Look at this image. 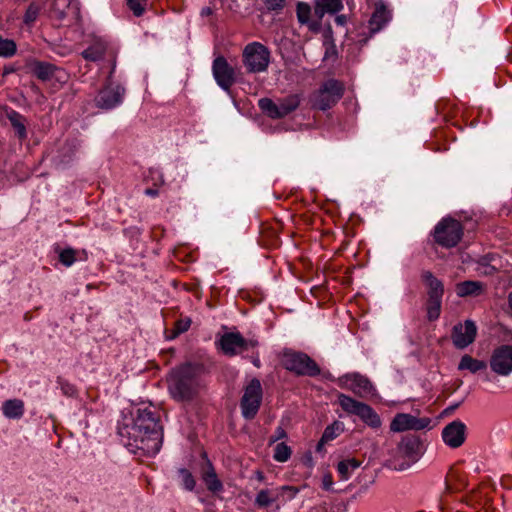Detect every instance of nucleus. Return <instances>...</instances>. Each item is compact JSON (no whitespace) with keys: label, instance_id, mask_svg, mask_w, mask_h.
<instances>
[{"label":"nucleus","instance_id":"nucleus-57","mask_svg":"<svg viewBox=\"0 0 512 512\" xmlns=\"http://www.w3.org/2000/svg\"><path fill=\"white\" fill-rule=\"evenodd\" d=\"M483 380H484V381H486V382H490V381H491V378H490L489 376H487V375H486V376L484 377V379H483Z\"/></svg>","mask_w":512,"mask_h":512},{"label":"nucleus","instance_id":"nucleus-26","mask_svg":"<svg viewBox=\"0 0 512 512\" xmlns=\"http://www.w3.org/2000/svg\"><path fill=\"white\" fill-rule=\"evenodd\" d=\"M343 8L342 0H318L314 14L321 19L325 13L335 14Z\"/></svg>","mask_w":512,"mask_h":512},{"label":"nucleus","instance_id":"nucleus-51","mask_svg":"<svg viewBox=\"0 0 512 512\" xmlns=\"http://www.w3.org/2000/svg\"><path fill=\"white\" fill-rule=\"evenodd\" d=\"M327 442H323V437L320 438L319 442L316 445V451L322 452L324 450V446Z\"/></svg>","mask_w":512,"mask_h":512},{"label":"nucleus","instance_id":"nucleus-30","mask_svg":"<svg viewBox=\"0 0 512 512\" xmlns=\"http://www.w3.org/2000/svg\"><path fill=\"white\" fill-rule=\"evenodd\" d=\"M309 512H347V504L344 502H323L312 507Z\"/></svg>","mask_w":512,"mask_h":512},{"label":"nucleus","instance_id":"nucleus-11","mask_svg":"<svg viewBox=\"0 0 512 512\" xmlns=\"http://www.w3.org/2000/svg\"><path fill=\"white\" fill-rule=\"evenodd\" d=\"M212 74L217 85L224 91H229L236 82L235 68L224 56H217L212 63Z\"/></svg>","mask_w":512,"mask_h":512},{"label":"nucleus","instance_id":"nucleus-41","mask_svg":"<svg viewBox=\"0 0 512 512\" xmlns=\"http://www.w3.org/2000/svg\"><path fill=\"white\" fill-rule=\"evenodd\" d=\"M59 261L66 267H70L76 261V251L72 248L64 249L59 254Z\"/></svg>","mask_w":512,"mask_h":512},{"label":"nucleus","instance_id":"nucleus-14","mask_svg":"<svg viewBox=\"0 0 512 512\" xmlns=\"http://www.w3.org/2000/svg\"><path fill=\"white\" fill-rule=\"evenodd\" d=\"M220 347L222 352L227 356H235L239 353L249 350L257 346V341L247 340L240 333L229 332L221 336Z\"/></svg>","mask_w":512,"mask_h":512},{"label":"nucleus","instance_id":"nucleus-56","mask_svg":"<svg viewBox=\"0 0 512 512\" xmlns=\"http://www.w3.org/2000/svg\"><path fill=\"white\" fill-rule=\"evenodd\" d=\"M508 302H509V307L512 311V291L510 292L509 296H508Z\"/></svg>","mask_w":512,"mask_h":512},{"label":"nucleus","instance_id":"nucleus-36","mask_svg":"<svg viewBox=\"0 0 512 512\" xmlns=\"http://www.w3.org/2000/svg\"><path fill=\"white\" fill-rule=\"evenodd\" d=\"M442 299H429L426 304L427 318L434 321L439 318L441 312Z\"/></svg>","mask_w":512,"mask_h":512},{"label":"nucleus","instance_id":"nucleus-50","mask_svg":"<svg viewBox=\"0 0 512 512\" xmlns=\"http://www.w3.org/2000/svg\"><path fill=\"white\" fill-rule=\"evenodd\" d=\"M145 194L151 197H155L158 195V190L154 188H147L145 190Z\"/></svg>","mask_w":512,"mask_h":512},{"label":"nucleus","instance_id":"nucleus-37","mask_svg":"<svg viewBox=\"0 0 512 512\" xmlns=\"http://www.w3.org/2000/svg\"><path fill=\"white\" fill-rule=\"evenodd\" d=\"M126 5L128 9L133 13L134 16L139 17L141 16L147 6H148V0H125Z\"/></svg>","mask_w":512,"mask_h":512},{"label":"nucleus","instance_id":"nucleus-52","mask_svg":"<svg viewBox=\"0 0 512 512\" xmlns=\"http://www.w3.org/2000/svg\"><path fill=\"white\" fill-rule=\"evenodd\" d=\"M14 71H15V69L12 66H6V67H4V70H3V76H7V75L13 73Z\"/></svg>","mask_w":512,"mask_h":512},{"label":"nucleus","instance_id":"nucleus-34","mask_svg":"<svg viewBox=\"0 0 512 512\" xmlns=\"http://www.w3.org/2000/svg\"><path fill=\"white\" fill-rule=\"evenodd\" d=\"M297 18L301 24H308L309 29H314V24L309 22L311 8L308 4L300 2L297 5Z\"/></svg>","mask_w":512,"mask_h":512},{"label":"nucleus","instance_id":"nucleus-6","mask_svg":"<svg viewBox=\"0 0 512 512\" xmlns=\"http://www.w3.org/2000/svg\"><path fill=\"white\" fill-rule=\"evenodd\" d=\"M343 94V83L335 79H329L312 95L311 103L314 108L325 111L333 107L342 98Z\"/></svg>","mask_w":512,"mask_h":512},{"label":"nucleus","instance_id":"nucleus-31","mask_svg":"<svg viewBox=\"0 0 512 512\" xmlns=\"http://www.w3.org/2000/svg\"><path fill=\"white\" fill-rule=\"evenodd\" d=\"M8 119L11 125L16 130V133L20 139H24L27 136L26 127L23 123V117L16 111H12L8 115Z\"/></svg>","mask_w":512,"mask_h":512},{"label":"nucleus","instance_id":"nucleus-19","mask_svg":"<svg viewBox=\"0 0 512 512\" xmlns=\"http://www.w3.org/2000/svg\"><path fill=\"white\" fill-rule=\"evenodd\" d=\"M466 425L460 420H454L442 430V439L450 448L460 447L466 439Z\"/></svg>","mask_w":512,"mask_h":512},{"label":"nucleus","instance_id":"nucleus-20","mask_svg":"<svg viewBox=\"0 0 512 512\" xmlns=\"http://www.w3.org/2000/svg\"><path fill=\"white\" fill-rule=\"evenodd\" d=\"M392 19V13L384 5L377 6L369 21V32L385 29Z\"/></svg>","mask_w":512,"mask_h":512},{"label":"nucleus","instance_id":"nucleus-3","mask_svg":"<svg viewBox=\"0 0 512 512\" xmlns=\"http://www.w3.org/2000/svg\"><path fill=\"white\" fill-rule=\"evenodd\" d=\"M338 403L344 412L359 417L369 427L378 429L382 425L380 416L370 405L343 393L338 394Z\"/></svg>","mask_w":512,"mask_h":512},{"label":"nucleus","instance_id":"nucleus-47","mask_svg":"<svg viewBox=\"0 0 512 512\" xmlns=\"http://www.w3.org/2000/svg\"><path fill=\"white\" fill-rule=\"evenodd\" d=\"M322 483H323V488L325 490H330L332 488V485H333L332 477L330 475H325L323 477Z\"/></svg>","mask_w":512,"mask_h":512},{"label":"nucleus","instance_id":"nucleus-5","mask_svg":"<svg viewBox=\"0 0 512 512\" xmlns=\"http://www.w3.org/2000/svg\"><path fill=\"white\" fill-rule=\"evenodd\" d=\"M300 103L301 96L299 94H290L277 101H273L270 98H261L258 101V106L268 117L280 119L295 111Z\"/></svg>","mask_w":512,"mask_h":512},{"label":"nucleus","instance_id":"nucleus-23","mask_svg":"<svg viewBox=\"0 0 512 512\" xmlns=\"http://www.w3.org/2000/svg\"><path fill=\"white\" fill-rule=\"evenodd\" d=\"M485 285L480 281H463L456 285V294L459 297L479 296L484 292Z\"/></svg>","mask_w":512,"mask_h":512},{"label":"nucleus","instance_id":"nucleus-35","mask_svg":"<svg viewBox=\"0 0 512 512\" xmlns=\"http://www.w3.org/2000/svg\"><path fill=\"white\" fill-rule=\"evenodd\" d=\"M292 450L291 448L284 442L277 443L274 448L273 458L277 462H286L291 457Z\"/></svg>","mask_w":512,"mask_h":512},{"label":"nucleus","instance_id":"nucleus-17","mask_svg":"<svg viewBox=\"0 0 512 512\" xmlns=\"http://www.w3.org/2000/svg\"><path fill=\"white\" fill-rule=\"evenodd\" d=\"M297 492L298 490L291 486L261 489L257 493L254 503L258 508H267L277 502L285 493H289V497L293 498Z\"/></svg>","mask_w":512,"mask_h":512},{"label":"nucleus","instance_id":"nucleus-9","mask_svg":"<svg viewBox=\"0 0 512 512\" xmlns=\"http://www.w3.org/2000/svg\"><path fill=\"white\" fill-rule=\"evenodd\" d=\"M285 369L300 375L315 377L320 374V368L317 363L302 352L287 353L283 359Z\"/></svg>","mask_w":512,"mask_h":512},{"label":"nucleus","instance_id":"nucleus-10","mask_svg":"<svg viewBox=\"0 0 512 512\" xmlns=\"http://www.w3.org/2000/svg\"><path fill=\"white\" fill-rule=\"evenodd\" d=\"M339 385L349 389L358 397L364 398L373 396L376 392L371 381L359 373H347L339 378Z\"/></svg>","mask_w":512,"mask_h":512},{"label":"nucleus","instance_id":"nucleus-18","mask_svg":"<svg viewBox=\"0 0 512 512\" xmlns=\"http://www.w3.org/2000/svg\"><path fill=\"white\" fill-rule=\"evenodd\" d=\"M477 327L472 320H466L453 327L452 341L455 347L464 349L475 340Z\"/></svg>","mask_w":512,"mask_h":512},{"label":"nucleus","instance_id":"nucleus-39","mask_svg":"<svg viewBox=\"0 0 512 512\" xmlns=\"http://www.w3.org/2000/svg\"><path fill=\"white\" fill-rule=\"evenodd\" d=\"M323 43L326 46L324 60L331 59L332 61H334L337 56V51H336V46L334 45V43L332 41V34H325Z\"/></svg>","mask_w":512,"mask_h":512},{"label":"nucleus","instance_id":"nucleus-4","mask_svg":"<svg viewBox=\"0 0 512 512\" xmlns=\"http://www.w3.org/2000/svg\"><path fill=\"white\" fill-rule=\"evenodd\" d=\"M462 224L453 218L446 217L437 223L433 231L435 242L444 248L455 247L463 237Z\"/></svg>","mask_w":512,"mask_h":512},{"label":"nucleus","instance_id":"nucleus-1","mask_svg":"<svg viewBox=\"0 0 512 512\" xmlns=\"http://www.w3.org/2000/svg\"><path fill=\"white\" fill-rule=\"evenodd\" d=\"M118 434L127 449L139 456H154L162 445L159 417L149 408H139L134 416L125 417L118 425Z\"/></svg>","mask_w":512,"mask_h":512},{"label":"nucleus","instance_id":"nucleus-2","mask_svg":"<svg viewBox=\"0 0 512 512\" xmlns=\"http://www.w3.org/2000/svg\"><path fill=\"white\" fill-rule=\"evenodd\" d=\"M200 373V367L190 363L173 369L168 378V391L171 397L178 402L193 400L202 387Z\"/></svg>","mask_w":512,"mask_h":512},{"label":"nucleus","instance_id":"nucleus-40","mask_svg":"<svg viewBox=\"0 0 512 512\" xmlns=\"http://www.w3.org/2000/svg\"><path fill=\"white\" fill-rule=\"evenodd\" d=\"M51 44L52 50L61 56L68 55L72 52L73 47L69 43H58L56 39L47 40Z\"/></svg>","mask_w":512,"mask_h":512},{"label":"nucleus","instance_id":"nucleus-22","mask_svg":"<svg viewBox=\"0 0 512 512\" xmlns=\"http://www.w3.org/2000/svg\"><path fill=\"white\" fill-rule=\"evenodd\" d=\"M1 410L8 419H20L25 413V404L21 399H9L3 402Z\"/></svg>","mask_w":512,"mask_h":512},{"label":"nucleus","instance_id":"nucleus-24","mask_svg":"<svg viewBox=\"0 0 512 512\" xmlns=\"http://www.w3.org/2000/svg\"><path fill=\"white\" fill-rule=\"evenodd\" d=\"M422 279L428 286L429 299H442L444 294V287L440 280H438L430 271H425L422 274Z\"/></svg>","mask_w":512,"mask_h":512},{"label":"nucleus","instance_id":"nucleus-15","mask_svg":"<svg viewBox=\"0 0 512 512\" xmlns=\"http://www.w3.org/2000/svg\"><path fill=\"white\" fill-rule=\"evenodd\" d=\"M431 420L427 417L418 418L407 413H398L390 424L393 432H403L408 430H424L429 427Z\"/></svg>","mask_w":512,"mask_h":512},{"label":"nucleus","instance_id":"nucleus-33","mask_svg":"<svg viewBox=\"0 0 512 512\" xmlns=\"http://www.w3.org/2000/svg\"><path fill=\"white\" fill-rule=\"evenodd\" d=\"M178 478L180 485L186 489L187 491H193L196 485V481L192 473L185 469L181 468L178 470Z\"/></svg>","mask_w":512,"mask_h":512},{"label":"nucleus","instance_id":"nucleus-58","mask_svg":"<svg viewBox=\"0 0 512 512\" xmlns=\"http://www.w3.org/2000/svg\"><path fill=\"white\" fill-rule=\"evenodd\" d=\"M206 512H210V509H209V508H207V509H206Z\"/></svg>","mask_w":512,"mask_h":512},{"label":"nucleus","instance_id":"nucleus-46","mask_svg":"<svg viewBox=\"0 0 512 512\" xmlns=\"http://www.w3.org/2000/svg\"><path fill=\"white\" fill-rule=\"evenodd\" d=\"M501 485L503 488L512 489V476L505 475L501 478Z\"/></svg>","mask_w":512,"mask_h":512},{"label":"nucleus","instance_id":"nucleus-29","mask_svg":"<svg viewBox=\"0 0 512 512\" xmlns=\"http://www.w3.org/2000/svg\"><path fill=\"white\" fill-rule=\"evenodd\" d=\"M106 51V45L102 41H96L85 49L81 55L87 61H98L103 58Z\"/></svg>","mask_w":512,"mask_h":512},{"label":"nucleus","instance_id":"nucleus-44","mask_svg":"<svg viewBox=\"0 0 512 512\" xmlns=\"http://www.w3.org/2000/svg\"><path fill=\"white\" fill-rule=\"evenodd\" d=\"M269 10H278L283 8L285 0H262Z\"/></svg>","mask_w":512,"mask_h":512},{"label":"nucleus","instance_id":"nucleus-8","mask_svg":"<svg viewBox=\"0 0 512 512\" xmlns=\"http://www.w3.org/2000/svg\"><path fill=\"white\" fill-rule=\"evenodd\" d=\"M270 62L268 49L260 43L248 44L243 51V63L250 73H260L267 70Z\"/></svg>","mask_w":512,"mask_h":512},{"label":"nucleus","instance_id":"nucleus-48","mask_svg":"<svg viewBox=\"0 0 512 512\" xmlns=\"http://www.w3.org/2000/svg\"><path fill=\"white\" fill-rule=\"evenodd\" d=\"M334 21L338 27H344L346 25L348 19L345 15H337V16H335Z\"/></svg>","mask_w":512,"mask_h":512},{"label":"nucleus","instance_id":"nucleus-32","mask_svg":"<svg viewBox=\"0 0 512 512\" xmlns=\"http://www.w3.org/2000/svg\"><path fill=\"white\" fill-rule=\"evenodd\" d=\"M344 431V424L340 421H334L328 425L323 434V442H329L337 438Z\"/></svg>","mask_w":512,"mask_h":512},{"label":"nucleus","instance_id":"nucleus-54","mask_svg":"<svg viewBox=\"0 0 512 512\" xmlns=\"http://www.w3.org/2000/svg\"><path fill=\"white\" fill-rule=\"evenodd\" d=\"M150 174H157V177L159 178L160 182H164L162 175L157 170H150Z\"/></svg>","mask_w":512,"mask_h":512},{"label":"nucleus","instance_id":"nucleus-55","mask_svg":"<svg viewBox=\"0 0 512 512\" xmlns=\"http://www.w3.org/2000/svg\"><path fill=\"white\" fill-rule=\"evenodd\" d=\"M409 466H410V463H408V464H401L399 466H395V469H397V470H405Z\"/></svg>","mask_w":512,"mask_h":512},{"label":"nucleus","instance_id":"nucleus-45","mask_svg":"<svg viewBox=\"0 0 512 512\" xmlns=\"http://www.w3.org/2000/svg\"><path fill=\"white\" fill-rule=\"evenodd\" d=\"M287 437V433L283 427L279 426L276 428L274 434L270 438V443L277 442L279 440L285 439Z\"/></svg>","mask_w":512,"mask_h":512},{"label":"nucleus","instance_id":"nucleus-21","mask_svg":"<svg viewBox=\"0 0 512 512\" xmlns=\"http://www.w3.org/2000/svg\"><path fill=\"white\" fill-rule=\"evenodd\" d=\"M202 480L205 483L207 489L212 493H219L223 491V484L219 480L215 469L212 464L208 461L202 471Z\"/></svg>","mask_w":512,"mask_h":512},{"label":"nucleus","instance_id":"nucleus-27","mask_svg":"<svg viewBox=\"0 0 512 512\" xmlns=\"http://www.w3.org/2000/svg\"><path fill=\"white\" fill-rule=\"evenodd\" d=\"M361 462L355 458H348L337 464V472L341 480H348L354 471L358 469Z\"/></svg>","mask_w":512,"mask_h":512},{"label":"nucleus","instance_id":"nucleus-13","mask_svg":"<svg viewBox=\"0 0 512 512\" xmlns=\"http://www.w3.org/2000/svg\"><path fill=\"white\" fill-rule=\"evenodd\" d=\"M489 366L498 376L507 377L512 374V346L501 345L494 349L489 359Z\"/></svg>","mask_w":512,"mask_h":512},{"label":"nucleus","instance_id":"nucleus-25","mask_svg":"<svg viewBox=\"0 0 512 512\" xmlns=\"http://www.w3.org/2000/svg\"><path fill=\"white\" fill-rule=\"evenodd\" d=\"M30 71L40 80L48 81L52 78L56 67L50 63L33 60L28 64Z\"/></svg>","mask_w":512,"mask_h":512},{"label":"nucleus","instance_id":"nucleus-38","mask_svg":"<svg viewBox=\"0 0 512 512\" xmlns=\"http://www.w3.org/2000/svg\"><path fill=\"white\" fill-rule=\"evenodd\" d=\"M16 44L13 40L3 39L0 36V57H11L16 53Z\"/></svg>","mask_w":512,"mask_h":512},{"label":"nucleus","instance_id":"nucleus-42","mask_svg":"<svg viewBox=\"0 0 512 512\" xmlns=\"http://www.w3.org/2000/svg\"><path fill=\"white\" fill-rule=\"evenodd\" d=\"M37 16H38V7L32 4L29 6V8L27 9V11L25 13L24 22L29 25L36 20Z\"/></svg>","mask_w":512,"mask_h":512},{"label":"nucleus","instance_id":"nucleus-43","mask_svg":"<svg viewBox=\"0 0 512 512\" xmlns=\"http://www.w3.org/2000/svg\"><path fill=\"white\" fill-rule=\"evenodd\" d=\"M190 319L179 320L175 323L174 336L186 332L190 327Z\"/></svg>","mask_w":512,"mask_h":512},{"label":"nucleus","instance_id":"nucleus-49","mask_svg":"<svg viewBox=\"0 0 512 512\" xmlns=\"http://www.w3.org/2000/svg\"><path fill=\"white\" fill-rule=\"evenodd\" d=\"M213 14V10L210 7H203L200 11L202 18L210 17Z\"/></svg>","mask_w":512,"mask_h":512},{"label":"nucleus","instance_id":"nucleus-12","mask_svg":"<svg viewBox=\"0 0 512 512\" xmlns=\"http://www.w3.org/2000/svg\"><path fill=\"white\" fill-rule=\"evenodd\" d=\"M124 94L125 89L120 84L108 81L95 97L96 106L104 110L113 109L123 102Z\"/></svg>","mask_w":512,"mask_h":512},{"label":"nucleus","instance_id":"nucleus-53","mask_svg":"<svg viewBox=\"0 0 512 512\" xmlns=\"http://www.w3.org/2000/svg\"><path fill=\"white\" fill-rule=\"evenodd\" d=\"M409 449H410L409 444H406V445H404V446H400V447H399V452H400L401 454H406V453L408 452V450H409Z\"/></svg>","mask_w":512,"mask_h":512},{"label":"nucleus","instance_id":"nucleus-16","mask_svg":"<svg viewBox=\"0 0 512 512\" xmlns=\"http://www.w3.org/2000/svg\"><path fill=\"white\" fill-rule=\"evenodd\" d=\"M43 10L52 19L61 20L66 15L76 16L78 13V3L74 0H42Z\"/></svg>","mask_w":512,"mask_h":512},{"label":"nucleus","instance_id":"nucleus-28","mask_svg":"<svg viewBox=\"0 0 512 512\" xmlns=\"http://www.w3.org/2000/svg\"><path fill=\"white\" fill-rule=\"evenodd\" d=\"M486 367L487 364L485 361L475 359L468 354L462 356L458 364V370H468L471 373H477L479 371L486 369Z\"/></svg>","mask_w":512,"mask_h":512},{"label":"nucleus","instance_id":"nucleus-7","mask_svg":"<svg viewBox=\"0 0 512 512\" xmlns=\"http://www.w3.org/2000/svg\"><path fill=\"white\" fill-rule=\"evenodd\" d=\"M263 398V390L260 380L253 378L244 387L240 400L241 414L246 420H252L257 415Z\"/></svg>","mask_w":512,"mask_h":512}]
</instances>
